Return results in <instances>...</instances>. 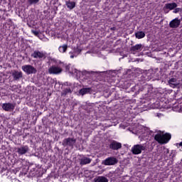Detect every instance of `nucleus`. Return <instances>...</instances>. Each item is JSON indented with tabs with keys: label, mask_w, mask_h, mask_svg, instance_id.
<instances>
[{
	"label": "nucleus",
	"mask_w": 182,
	"mask_h": 182,
	"mask_svg": "<svg viewBox=\"0 0 182 182\" xmlns=\"http://www.w3.org/2000/svg\"><path fill=\"white\" fill-rule=\"evenodd\" d=\"M70 87L65 88L61 93L62 96H66V95H68V93H71L73 92L74 89L73 88V84L70 83L69 85Z\"/></svg>",
	"instance_id": "16"
},
{
	"label": "nucleus",
	"mask_w": 182,
	"mask_h": 182,
	"mask_svg": "<svg viewBox=\"0 0 182 182\" xmlns=\"http://www.w3.org/2000/svg\"><path fill=\"white\" fill-rule=\"evenodd\" d=\"M181 21H182V18H176L173 19L169 23L170 28H178V26H180V25L181 23Z\"/></svg>",
	"instance_id": "7"
},
{
	"label": "nucleus",
	"mask_w": 182,
	"mask_h": 182,
	"mask_svg": "<svg viewBox=\"0 0 182 182\" xmlns=\"http://www.w3.org/2000/svg\"><path fill=\"white\" fill-rule=\"evenodd\" d=\"M141 50H143V46L141 44H136L131 48V53H133V55H136V53H139Z\"/></svg>",
	"instance_id": "10"
},
{
	"label": "nucleus",
	"mask_w": 182,
	"mask_h": 182,
	"mask_svg": "<svg viewBox=\"0 0 182 182\" xmlns=\"http://www.w3.org/2000/svg\"><path fill=\"white\" fill-rule=\"evenodd\" d=\"M32 33H33V35H35L36 36H38L39 35V31H35V30H32L31 31Z\"/></svg>",
	"instance_id": "28"
},
{
	"label": "nucleus",
	"mask_w": 182,
	"mask_h": 182,
	"mask_svg": "<svg viewBox=\"0 0 182 182\" xmlns=\"http://www.w3.org/2000/svg\"><path fill=\"white\" fill-rule=\"evenodd\" d=\"M80 52H82V50H80L79 48H75L69 53L70 58L71 59H73V58H77L80 54Z\"/></svg>",
	"instance_id": "11"
},
{
	"label": "nucleus",
	"mask_w": 182,
	"mask_h": 182,
	"mask_svg": "<svg viewBox=\"0 0 182 182\" xmlns=\"http://www.w3.org/2000/svg\"><path fill=\"white\" fill-rule=\"evenodd\" d=\"M146 150V146L144 144H136L132 147L131 151L133 154H141V151Z\"/></svg>",
	"instance_id": "4"
},
{
	"label": "nucleus",
	"mask_w": 182,
	"mask_h": 182,
	"mask_svg": "<svg viewBox=\"0 0 182 182\" xmlns=\"http://www.w3.org/2000/svg\"><path fill=\"white\" fill-rule=\"evenodd\" d=\"M168 149L167 148H163V151H162V153H163V155L164 156V158L165 159V160H167V159H168Z\"/></svg>",
	"instance_id": "24"
},
{
	"label": "nucleus",
	"mask_w": 182,
	"mask_h": 182,
	"mask_svg": "<svg viewBox=\"0 0 182 182\" xmlns=\"http://www.w3.org/2000/svg\"><path fill=\"white\" fill-rule=\"evenodd\" d=\"M118 161L115 157H108L103 161L102 164H105V166H114V164H117Z\"/></svg>",
	"instance_id": "6"
},
{
	"label": "nucleus",
	"mask_w": 182,
	"mask_h": 182,
	"mask_svg": "<svg viewBox=\"0 0 182 182\" xmlns=\"http://www.w3.org/2000/svg\"><path fill=\"white\" fill-rule=\"evenodd\" d=\"M29 4H31V5L33 4H38V2H39V0H28Z\"/></svg>",
	"instance_id": "27"
},
{
	"label": "nucleus",
	"mask_w": 182,
	"mask_h": 182,
	"mask_svg": "<svg viewBox=\"0 0 182 182\" xmlns=\"http://www.w3.org/2000/svg\"><path fill=\"white\" fill-rule=\"evenodd\" d=\"M89 163H90V159L88 158H82L80 161V164L82 166L85 164H89Z\"/></svg>",
	"instance_id": "26"
},
{
	"label": "nucleus",
	"mask_w": 182,
	"mask_h": 182,
	"mask_svg": "<svg viewBox=\"0 0 182 182\" xmlns=\"http://www.w3.org/2000/svg\"><path fill=\"white\" fill-rule=\"evenodd\" d=\"M48 73L50 75H59V73H62V69L60 67L53 65L48 69Z\"/></svg>",
	"instance_id": "8"
},
{
	"label": "nucleus",
	"mask_w": 182,
	"mask_h": 182,
	"mask_svg": "<svg viewBox=\"0 0 182 182\" xmlns=\"http://www.w3.org/2000/svg\"><path fill=\"white\" fill-rule=\"evenodd\" d=\"M31 56L35 59H42V58H45L46 54L42 51L36 50L31 54Z\"/></svg>",
	"instance_id": "12"
},
{
	"label": "nucleus",
	"mask_w": 182,
	"mask_h": 182,
	"mask_svg": "<svg viewBox=\"0 0 182 182\" xmlns=\"http://www.w3.org/2000/svg\"><path fill=\"white\" fill-rule=\"evenodd\" d=\"M169 86L171 87H177L180 85V81L177 80L176 78H171L168 80Z\"/></svg>",
	"instance_id": "17"
},
{
	"label": "nucleus",
	"mask_w": 182,
	"mask_h": 182,
	"mask_svg": "<svg viewBox=\"0 0 182 182\" xmlns=\"http://www.w3.org/2000/svg\"><path fill=\"white\" fill-rule=\"evenodd\" d=\"M177 147L181 146L182 147V142H180L179 144H176Z\"/></svg>",
	"instance_id": "30"
},
{
	"label": "nucleus",
	"mask_w": 182,
	"mask_h": 182,
	"mask_svg": "<svg viewBox=\"0 0 182 182\" xmlns=\"http://www.w3.org/2000/svg\"><path fill=\"white\" fill-rule=\"evenodd\" d=\"M76 143V139L74 138H68L63 141V146H73Z\"/></svg>",
	"instance_id": "14"
},
{
	"label": "nucleus",
	"mask_w": 182,
	"mask_h": 182,
	"mask_svg": "<svg viewBox=\"0 0 182 182\" xmlns=\"http://www.w3.org/2000/svg\"><path fill=\"white\" fill-rule=\"evenodd\" d=\"M2 109L6 112H12L15 109V105L11 103H4L2 105Z\"/></svg>",
	"instance_id": "13"
},
{
	"label": "nucleus",
	"mask_w": 182,
	"mask_h": 182,
	"mask_svg": "<svg viewBox=\"0 0 182 182\" xmlns=\"http://www.w3.org/2000/svg\"><path fill=\"white\" fill-rule=\"evenodd\" d=\"M176 112H180L181 109H174Z\"/></svg>",
	"instance_id": "31"
},
{
	"label": "nucleus",
	"mask_w": 182,
	"mask_h": 182,
	"mask_svg": "<svg viewBox=\"0 0 182 182\" xmlns=\"http://www.w3.org/2000/svg\"><path fill=\"white\" fill-rule=\"evenodd\" d=\"M22 70L27 75H32V73H36V68L31 65H26L21 67Z\"/></svg>",
	"instance_id": "5"
},
{
	"label": "nucleus",
	"mask_w": 182,
	"mask_h": 182,
	"mask_svg": "<svg viewBox=\"0 0 182 182\" xmlns=\"http://www.w3.org/2000/svg\"><path fill=\"white\" fill-rule=\"evenodd\" d=\"M58 50L60 53H66V50H68V45L63 44L58 48Z\"/></svg>",
	"instance_id": "21"
},
{
	"label": "nucleus",
	"mask_w": 182,
	"mask_h": 182,
	"mask_svg": "<svg viewBox=\"0 0 182 182\" xmlns=\"http://www.w3.org/2000/svg\"><path fill=\"white\" fill-rule=\"evenodd\" d=\"M65 70L66 72H68V73H70V75H73V76H75L76 77H82V75H83V73L79 71L74 67H71L70 65H67L65 67Z\"/></svg>",
	"instance_id": "3"
},
{
	"label": "nucleus",
	"mask_w": 182,
	"mask_h": 182,
	"mask_svg": "<svg viewBox=\"0 0 182 182\" xmlns=\"http://www.w3.org/2000/svg\"><path fill=\"white\" fill-rule=\"evenodd\" d=\"M28 150L29 148L27 146H25L17 149V152L18 153V154H25Z\"/></svg>",
	"instance_id": "19"
},
{
	"label": "nucleus",
	"mask_w": 182,
	"mask_h": 182,
	"mask_svg": "<svg viewBox=\"0 0 182 182\" xmlns=\"http://www.w3.org/2000/svg\"><path fill=\"white\" fill-rule=\"evenodd\" d=\"M13 76H14V79H20V77H22V73L21 72L15 71L13 73Z\"/></svg>",
	"instance_id": "25"
},
{
	"label": "nucleus",
	"mask_w": 182,
	"mask_h": 182,
	"mask_svg": "<svg viewBox=\"0 0 182 182\" xmlns=\"http://www.w3.org/2000/svg\"><path fill=\"white\" fill-rule=\"evenodd\" d=\"M180 11H181V9L180 8H176L173 10V14H178V12H180Z\"/></svg>",
	"instance_id": "29"
},
{
	"label": "nucleus",
	"mask_w": 182,
	"mask_h": 182,
	"mask_svg": "<svg viewBox=\"0 0 182 182\" xmlns=\"http://www.w3.org/2000/svg\"><path fill=\"white\" fill-rule=\"evenodd\" d=\"M177 6L176 3H168L166 4L164 6V11L165 14H168V9L169 11H173V9H176V7Z\"/></svg>",
	"instance_id": "9"
},
{
	"label": "nucleus",
	"mask_w": 182,
	"mask_h": 182,
	"mask_svg": "<svg viewBox=\"0 0 182 182\" xmlns=\"http://www.w3.org/2000/svg\"><path fill=\"white\" fill-rule=\"evenodd\" d=\"M65 5L68 8V9H73V8L76 6V3H75L74 1H66Z\"/></svg>",
	"instance_id": "22"
},
{
	"label": "nucleus",
	"mask_w": 182,
	"mask_h": 182,
	"mask_svg": "<svg viewBox=\"0 0 182 182\" xmlns=\"http://www.w3.org/2000/svg\"><path fill=\"white\" fill-rule=\"evenodd\" d=\"M171 139V135L170 134H164V132L159 131L154 136V140L158 141L160 144H166L168 143Z\"/></svg>",
	"instance_id": "1"
},
{
	"label": "nucleus",
	"mask_w": 182,
	"mask_h": 182,
	"mask_svg": "<svg viewBox=\"0 0 182 182\" xmlns=\"http://www.w3.org/2000/svg\"><path fill=\"white\" fill-rule=\"evenodd\" d=\"M133 133H135V134H137L139 137L144 139L146 136H149V129L142 125H139L136 129H134Z\"/></svg>",
	"instance_id": "2"
},
{
	"label": "nucleus",
	"mask_w": 182,
	"mask_h": 182,
	"mask_svg": "<svg viewBox=\"0 0 182 182\" xmlns=\"http://www.w3.org/2000/svg\"><path fill=\"white\" fill-rule=\"evenodd\" d=\"M95 182H109V179L105 176H97L94 179Z\"/></svg>",
	"instance_id": "20"
},
{
	"label": "nucleus",
	"mask_w": 182,
	"mask_h": 182,
	"mask_svg": "<svg viewBox=\"0 0 182 182\" xmlns=\"http://www.w3.org/2000/svg\"><path fill=\"white\" fill-rule=\"evenodd\" d=\"M109 148L112 150H119V149H122V143L112 141L109 144Z\"/></svg>",
	"instance_id": "15"
},
{
	"label": "nucleus",
	"mask_w": 182,
	"mask_h": 182,
	"mask_svg": "<svg viewBox=\"0 0 182 182\" xmlns=\"http://www.w3.org/2000/svg\"><path fill=\"white\" fill-rule=\"evenodd\" d=\"M90 88H82L79 90L77 95L78 96H85V95H87V93H90Z\"/></svg>",
	"instance_id": "18"
},
{
	"label": "nucleus",
	"mask_w": 182,
	"mask_h": 182,
	"mask_svg": "<svg viewBox=\"0 0 182 182\" xmlns=\"http://www.w3.org/2000/svg\"><path fill=\"white\" fill-rule=\"evenodd\" d=\"M135 36L137 39H143L146 36V33L143 31H138L135 33Z\"/></svg>",
	"instance_id": "23"
}]
</instances>
